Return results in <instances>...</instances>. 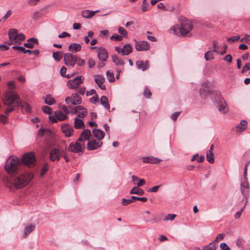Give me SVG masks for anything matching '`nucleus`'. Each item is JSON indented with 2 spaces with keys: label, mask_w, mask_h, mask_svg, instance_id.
<instances>
[{
  "label": "nucleus",
  "mask_w": 250,
  "mask_h": 250,
  "mask_svg": "<svg viewBox=\"0 0 250 250\" xmlns=\"http://www.w3.org/2000/svg\"><path fill=\"white\" fill-rule=\"evenodd\" d=\"M178 21L180 24H176L172 27L173 32L176 35L185 36L192 29L191 22L185 17H180Z\"/></svg>",
  "instance_id": "obj_2"
},
{
  "label": "nucleus",
  "mask_w": 250,
  "mask_h": 250,
  "mask_svg": "<svg viewBox=\"0 0 250 250\" xmlns=\"http://www.w3.org/2000/svg\"><path fill=\"white\" fill-rule=\"evenodd\" d=\"M249 188V183L247 178V175L245 176L244 173L243 180L241 183V191L242 195H247V193H249L248 189Z\"/></svg>",
  "instance_id": "obj_17"
},
{
  "label": "nucleus",
  "mask_w": 250,
  "mask_h": 250,
  "mask_svg": "<svg viewBox=\"0 0 250 250\" xmlns=\"http://www.w3.org/2000/svg\"><path fill=\"white\" fill-rule=\"evenodd\" d=\"M214 51L213 50L208 51L204 55V57L207 61L212 60L214 58Z\"/></svg>",
  "instance_id": "obj_35"
},
{
  "label": "nucleus",
  "mask_w": 250,
  "mask_h": 250,
  "mask_svg": "<svg viewBox=\"0 0 250 250\" xmlns=\"http://www.w3.org/2000/svg\"><path fill=\"white\" fill-rule=\"evenodd\" d=\"M95 82L96 84L102 89L105 90L106 88L104 84L105 79L104 77L100 75H96L94 76Z\"/></svg>",
  "instance_id": "obj_23"
},
{
  "label": "nucleus",
  "mask_w": 250,
  "mask_h": 250,
  "mask_svg": "<svg viewBox=\"0 0 250 250\" xmlns=\"http://www.w3.org/2000/svg\"><path fill=\"white\" fill-rule=\"evenodd\" d=\"M47 132H50V131L48 129L44 130L43 129L41 128L39 130L38 132V135L39 136H42L44 135V134Z\"/></svg>",
  "instance_id": "obj_57"
},
{
  "label": "nucleus",
  "mask_w": 250,
  "mask_h": 250,
  "mask_svg": "<svg viewBox=\"0 0 250 250\" xmlns=\"http://www.w3.org/2000/svg\"><path fill=\"white\" fill-rule=\"evenodd\" d=\"M32 18L35 20H38L40 18V15L39 12H35L33 14Z\"/></svg>",
  "instance_id": "obj_62"
},
{
  "label": "nucleus",
  "mask_w": 250,
  "mask_h": 250,
  "mask_svg": "<svg viewBox=\"0 0 250 250\" xmlns=\"http://www.w3.org/2000/svg\"><path fill=\"white\" fill-rule=\"evenodd\" d=\"M138 187H133L129 192L130 194H137L138 195H142L145 193V191Z\"/></svg>",
  "instance_id": "obj_30"
},
{
  "label": "nucleus",
  "mask_w": 250,
  "mask_h": 250,
  "mask_svg": "<svg viewBox=\"0 0 250 250\" xmlns=\"http://www.w3.org/2000/svg\"><path fill=\"white\" fill-rule=\"evenodd\" d=\"M18 33V30L16 29H10L8 32L9 38L11 42H13L16 40Z\"/></svg>",
  "instance_id": "obj_28"
},
{
  "label": "nucleus",
  "mask_w": 250,
  "mask_h": 250,
  "mask_svg": "<svg viewBox=\"0 0 250 250\" xmlns=\"http://www.w3.org/2000/svg\"><path fill=\"white\" fill-rule=\"evenodd\" d=\"M3 102L5 105L11 106L14 104L18 107H23L19 95L13 90H7L5 92Z\"/></svg>",
  "instance_id": "obj_4"
},
{
  "label": "nucleus",
  "mask_w": 250,
  "mask_h": 250,
  "mask_svg": "<svg viewBox=\"0 0 250 250\" xmlns=\"http://www.w3.org/2000/svg\"><path fill=\"white\" fill-rule=\"evenodd\" d=\"M36 225L35 224H30L27 225L24 229V236L26 237L28 234H30L35 229Z\"/></svg>",
  "instance_id": "obj_31"
},
{
  "label": "nucleus",
  "mask_w": 250,
  "mask_h": 250,
  "mask_svg": "<svg viewBox=\"0 0 250 250\" xmlns=\"http://www.w3.org/2000/svg\"><path fill=\"white\" fill-rule=\"evenodd\" d=\"M118 32L119 33L124 36H126L127 34V31L122 27L120 26L118 28Z\"/></svg>",
  "instance_id": "obj_49"
},
{
  "label": "nucleus",
  "mask_w": 250,
  "mask_h": 250,
  "mask_svg": "<svg viewBox=\"0 0 250 250\" xmlns=\"http://www.w3.org/2000/svg\"><path fill=\"white\" fill-rule=\"evenodd\" d=\"M95 65V61L92 59H89L88 61V65L89 68H92L94 67Z\"/></svg>",
  "instance_id": "obj_59"
},
{
  "label": "nucleus",
  "mask_w": 250,
  "mask_h": 250,
  "mask_svg": "<svg viewBox=\"0 0 250 250\" xmlns=\"http://www.w3.org/2000/svg\"><path fill=\"white\" fill-rule=\"evenodd\" d=\"M38 41L37 39L31 38L28 40L27 42L24 43V46L28 48H33L35 44H38Z\"/></svg>",
  "instance_id": "obj_25"
},
{
  "label": "nucleus",
  "mask_w": 250,
  "mask_h": 250,
  "mask_svg": "<svg viewBox=\"0 0 250 250\" xmlns=\"http://www.w3.org/2000/svg\"><path fill=\"white\" fill-rule=\"evenodd\" d=\"M250 37V35H246L245 37L240 39V41L242 42H246L247 43H249V42H250V40L249 39Z\"/></svg>",
  "instance_id": "obj_53"
},
{
  "label": "nucleus",
  "mask_w": 250,
  "mask_h": 250,
  "mask_svg": "<svg viewBox=\"0 0 250 250\" xmlns=\"http://www.w3.org/2000/svg\"><path fill=\"white\" fill-rule=\"evenodd\" d=\"M224 236H225V234H224L223 233H219V234L217 235V237H216V238L215 239V240L213 242H214L216 241L222 240L224 239Z\"/></svg>",
  "instance_id": "obj_58"
},
{
  "label": "nucleus",
  "mask_w": 250,
  "mask_h": 250,
  "mask_svg": "<svg viewBox=\"0 0 250 250\" xmlns=\"http://www.w3.org/2000/svg\"><path fill=\"white\" fill-rule=\"evenodd\" d=\"M147 0H143L142 11L143 12H146L148 10L149 3L146 2Z\"/></svg>",
  "instance_id": "obj_45"
},
{
  "label": "nucleus",
  "mask_w": 250,
  "mask_h": 250,
  "mask_svg": "<svg viewBox=\"0 0 250 250\" xmlns=\"http://www.w3.org/2000/svg\"><path fill=\"white\" fill-rule=\"evenodd\" d=\"M0 122L4 124L7 123V118L6 116L0 115Z\"/></svg>",
  "instance_id": "obj_55"
},
{
  "label": "nucleus",
  "mask_w": 250,
  "mask_h": 250,
  "mask_svg": "<svg viewBox=\"0 0 250 250\" xmlns=\"http://www.w3.org/2000/svg\"><path fill=\"white\" fill-rule=\"evenodd\" d=\"M7 85L9 88L8 90H12L16 88L15 82L13 81H9L7 83Z\"/></svg>",
  "instance_id": "obj_46"
},
{
  "label": "nucleus",
  "mask_w": 250,
  "mask_h": 250,
  "mask_svg": "<svg viewBox=\"0 0 250 250\" xmlns=\"http://www.w3.org/2000/svg\"><path fill=\"white\" fill-rule=\"evenodd\" d=\"M44 103L48 105H51L53 104L55 100L50 95H47L44 99Z\"/></svg>",
  "instance_id": "obj_36"
},
{
  "label": "nucleus",
  "mask_w": 250,
  "mask_h": 250,
  "mask_svg": "<svg viewBox=\"0 0 250 250\" xmlns=\"http://www.w3.org/2000/svg\"><path fill=\"white\" fill-rule=\"evenodd\" d=\"M20 166L18 159L15 156H11L5 165V169L9 174H14L19 170Z\"/></svg>",
  "instance_id": "obj_6"
},
{
  "label": "nucleus",
  "mask_w": 250,
  "mask_h": 250,
  "mask_svg": "<svg viewBox=\"0 0 250 250\" xmlns=\"http://www.w3.org/2000/svg\"><path fill=\"white\" fill-rule=\"evenodd\" d=\"M194 160H196L198 163H201L203 162V156H200V157H198V154L195 155L191 159V161Z\"/></svg>",
  "instance_id": "obj_42"
},
{
  "label": "nucleus",
  "mask_w": 250,
  "mask_h": 250,
  "mask_svg": "<svg viewBox=\"0 0 250 250\" xmlns=\"http://www.w3.org/2000/svg\"><path fill=\"white\" fill-rule=\"evenodd\" d=\"M143 94L146 98H150L151 96V92L150 89L146 87L144 90Z\"/></svg>",
  "instance_id": "obj_43"
},
{
  "label": "nucleus",
  "mask_w": 250,
  "mask_h": 250,
  "mask_svg": "<svg viewBox=\"0 0 250 250\" xmlns=\"http://www.w3.org/2000/svg\"><path fill=\"white\" fill-rule=\"evenodd\" d=\"M248 122L245 120H242L240 124L237 125L234 128L235 132L237 135H240L242 132H244L247 128Z\"/></svg>",
  "instance_id": "obj_12"
},
{
  "label": "nucleus",
  "mask_w": 250,
  "mask_h": 250,
  "mask_svg": "<svg viewBox=\"0 0 250 250\" xmlns=\"http://www.w3.org/2000/svg\"><path fill=\"white\" fill-rule=\"evenodd\" d=\"M110 39L111 40H114L117 41H121L123 39V37L122 36L115 34L110 37Z\"/></svg>",
  "instance_id": "obj_48"
},
{
  "label": "nucleus",
  "mask_w": 250,
  "mask_h": 250,
  "mask_svg": "<svg viewBox=\"0 0 250 250\" xmlns=\"http://www.w3.org/2000/svg\"><path fill=\"white\" fill-rule=\"evenodd\" d=\"M66 70H67L65 66H62V68H61V70H60V74L62 77L69 78L71 76H73V75H69V74L66 75Z\"/></svg>",
  "instance_id": "obj_37"
},
{
  "label": "nucleus",
  "mask_w": 250,
  "mask_h": 250,
  "mask_svg": "<svg viewBox=\"0 0 250 250\" xmlns=\"http://www.w3.org/2000/svg\"><path fill=\"white\" fill-rule=\"evenodd\" d=\"M85 148L84 143L80 142L77 141L76 142H72L69 144L68 150L70 152L82 153Z\"/></svg>",
  "instance_id": "obj_7"
},
{
  "label": "nucleus",
  "mask_w": 250,
  "mask_h": 250,
  "mask_svg": "<svg viewBox=\"0 0 250 250\" xmlns=\"http://www.w3.org/2000/svg\"><path fill=\"white\" fill-rule=\"evenodd\" d=\"M75 64H77L78 66H82L84 65L85 61L83 59L77 57Z\"/></svg>",
  "instance_id": "obj_44"
},
{
  "label": "nucleus",
  "mask_w": 250,
  "mask_h": 250,
  "mask_svg": "<svg viewBox=\"0 0 250 250\" xmlns=\"http://www.w3.org/2000/svg\"><path fill=\"white\" fill-rule=\"evenodd\" d=\"M214 148V145L212 144L209 149L206 151V158L207 161L212 164L214 163V154L212 151Z\"/></svg>",
  "instance_id": "obj_21"
},
{
  "label": "nucleus",
  "mask_w": 250,
  "mask_h": 250,
  "mask_svg": "<svg viewBox=\"0 0 250 250\" xmlns=\"http://www.w3.org/2000/svg\"><path fill=\"white\" fill-rule=\"evenodd\" d=\"M98 101V97L97 94H95V96H93L90 99V102L93 104H96Z\"/></svg>",
  "instance_id": "obj_60"
},
{
  "label": "nucleus",
  "mask_w": 250,
  "mask_h": 250,
  "mask_svg": "<svg viewBox=\"0 0 250 250\" xmlns=\"http://www.w3.org/2000/svg\"><path fill=\"white\" fill-rule=\"evenodd\" d=\"M65 102L67 104L77 105L81 104L82 99L78 93H74L72 95L71 97H66Z\"/></svg>",
  "instance_id": "obj_10"
},
{
  "label": "nucleus",
  "mask_w": 250,
  "mask_h": 250,
  "mask_svg": "<svg viewBox=\"0 0 250 250\" xmlns=\"http://www.w3.org/2000/svg\"><path fill=\"white\" fill-rule=\"evenodd\" d=\"M49 114V119L52 123H57L58 121H62L67 118V114L69 113V110H43Z\"/></svg>",
  "instance_id": "obj_5"
},
{
  "label": "nucleus",
  "mask_w": 250,
  "mask_h": 250,
  "mask_svg": "<svg viewBox=\"0 0 250 250\" xmlns=\"http://www.w3.org/2000/svg\"><path fill=\"white\" fill-rule=\"evenodd\" d=\"M112 60L113 62L118 66L123 65L125 64V62L119 57L116 55H113L112 57Z\"/></svg>",
  "instance_id": "obj_32"
},
{
  "label": "nucleus",
  "mask_w": 250,
  "mask_h": 250,
  "mask_svg": "<svg viewBox=\"0 0 250 250\" xmlns=\"http://www.w3.org/2000/svg\"><path fill=\"white\" fill-rule=\"evenodd\" d=\"M62 150L57 148L52 149L49 154V158L52 161H59L62 154Z\"/></svg>",
  "instance_id": "obj_14"
},
{
  "label": "nucleus",
  "mask_w": 250,
  "mask_h": 250,
  "mask_svg": "<svg viewBox=\"0 0 250 250\" xmlns=\"http://www.w3.org/2000/svg\"><path fill=\"white\" fill-rule=\"evenodd\" d=\"M33 178L31 173L21 174L14 179H9L5 183V186L12 190L14 187L17 188H22L25 186Z\"/></svg>",
  "instance_id": "obj_1"
},
{
  "label": "nucleus",
  "mask_w": 250,
  "mask_h": 250,
  "mask_svg": "<svg viewBox=\"0 0 250 250\" xmlns=\"http://www.w3.org/2000/svg\"><path fill=\"white\" fill-rule=\"evenodd\" d=\"M146 183V181L144 179H140L138 183H137V186L138 187H140L143 185H144Z\"/></svg>",
  "instance_id": "obj_63"
},
{
  "label": "nucleus",
  "mask_w": 250,
  "mask_h": 250,
  "mask_svg": "<svg viewBox=\"0 0 250 250\" xmlns=\"http://www.w3.org/2000/svg\"><path fill=\"white\" fill-rule=\"evenodd\" d=\"M62 57V54L60 51L54 52L53 53V58L56 61H59L61 60Z\"/></svg>",
  "instance_id": "obj_38"
},
{
  "label": "nucleus",
  "mask_w": 250,
  "mask_h": 250,
  "mask_svg": "<svg viewBox=\"0 0 250 250\" xmlns=\"http://www.w3.org/2000/svg\"><path fill=\"white\" fill-rule=\"evenodd\" d=\"M115 50L123 56H127L132 51V47L130 44H126L122 48L119 46L115 47Z\"/></svg>",
  "instance_id": "obj_11"
},
{
  "label": "nucleus",
  "mask_w": 250,
  "mask_h": 250,
  "mask_svg": "<svg viewBox=\"0 0 250 250\" xmlns=\"http://www.w3.org/2000/svg\"><path fill=\"white\" fill-rule=\"evenodd\" d=\"M136 65L138 69H141L142 71H145L148 68V61H146L144 63L143 61H138L136 62Z\"/></svg>",
  "instance_id": "obj_24"
},
{
  "label": "nucleus",
  "mask_w": 250,
  "mask_h": 250,
  "mask_svg": "<svg viewBox=\"0 0 250 250\" xmlns=\"http://www.w3.org/2000/svg\"><path fill=\"white\" fill-rule=\"evenodd\" d=\"M176 217V215L174 214H168L164 219V221L170 220L173 221Z\"/></svg>",
  "instance_id": "obj_47"
},
{
  "label": "nucleus",
  "mask_w": 250,
  "mask_h": 250,
  "mask_svg": "<svg viewBox=\"0 0 250 250\" xmlns=\"http://www.w3.org/2000/svg\"><path fill=\"white\" fill-rule=\"evenodd\" d=\"M122 204L125 206H126L132 202L131 199H126L125 198H123L122 199Z\"/></svg>",
  "instance_id": "obj_50"
},
{
  "label": "nucleus",
  "mask_w": 250,
  "mask_h": 250,
  "mask_svg": "<svg viewBox=\"0 0 250 250\" xmlns=\"http://www.w3.org/2000/svg\"><path fill=\"white\" fill-rule=\"evenodd\" d=\"M98 11H93L88 10H84L82 12V16L84 18H91Z\"/></svg>",
  "instance_id": "obj_27"
},
{
  "label": "nucleus",
  "mask_w": 250,
  "mask_h": 250,
  "mask_svg": "<svg viewBox=\"0 0 250 250\" xmlns=\"http://www.w3.org/2000/svg\"><path fill=\"white\" fill-rule=\"evenodd\" d=\"M101 104L103 105L106 109H109L110 105L108 104V99L105 96H102L101 98Z\"/></svg>",
  "instance_id": "obj_33"
},
{
  "label": "nucleus",
  "mask_w": 250,
  "mask_h": 250,
  "mask_svg": "<svg viewBox=\"0 0 250 250\" xmlns=\"http://www.w3.org/2000/svg\"><path fill=\"white\" fill-rule=\"evenodd\" d=\"M221 250H231L229 246L225 243H222L220 244Z\"/></svg>",
  "instance_id": "obj_51"
},
{
  "label": "nucleus",
  "mask_w": 250,
  "mask_h": 250,
  "mask_svg": "<svg viewBox=\"0 0 250 250\" xmlns=\"http://www.w3.org/2000/svg\"><path fill=\"white\" fill-rule=\"evenodd\" d=\"M244 209V207L242 208L239 211L236 212L234 215V217L235 219H239L240 218L242 213L243 212Z\"/></svg>",
  "instance_id": "obj_56"
},
{
  "label": "nucleus",
  "mask_w": 250,
  "mask_h": 250,
  "mask_svg": "<svg viewBox=\"0 0 250 250\" xmlns=\"http://www.w3.org/2000/svg\"><path fill=\"white\" fill-rule=\"evenodd\" d=\"M136 42L135 48L138 51H146L150 48V46L148 43L146 41H140Z\"/></svg>",
  "instance_id": "obj_15"
},
{
  "label": "nucleus",
  "mask_w": 250,
  "mask_h": 250,
  "mask_svg": "<svg viewBox=\"0 0 250 250\" xmlns=\"http://www.w3.org/2000/svg\"><path fill=\"white\" fill-rule=\"evenodd\" d=\"M25 38V36L22 34H17V36L16 37V40L14 42L16 43H20L21 41H23Z\"/></svg>",
  "instance_id": "obj_41"
},
{
  "label": "nucleus",
  "mask_w": 250,
  "mask_h": 250,
  "mask_svg": "<svg viewBox=\"0 0 250 250\" xmlns=\"http://www.w3.org/2000/svg\"><path fill=\"white\" fill-rule=\"evenodd\" d=\"M106 76L109 82H113L115 81L114 74L113 72L107 71L106 72Z\"/></svg>",
  "instance_id": "obj_39"
},
{
  "label": "nucleus",
  "mask_w": 250,
  "mask_h": 250,
  "mask_svg": "<svg viewBox=\"0 0 250 250\" xmlns=\"http://www.w3.org/2000/svg\"><path fill=\"white\" fill-rule=\"evenodd\" d=\"M224 60L229 62H232L231 56L229 54L227 55L224 58Z\"/></svg>",
  "instance_id": "obj_64"
},
{
  "label": "nucleus",
  "mask_w": 250,
  "mask_h": 250,
  "mask_svg": "<svg viewBox=\"0 0 250 250\" xmlns=\"http://www.w3.org/2000/svg\"><path fill=\"white\" fill-rule=\"evenodd\" d=\"M181 112L177 111L173 113L171 116V118L173 121H176L178 117L180 115Z\"/></svg>",
  "instance_id": "obj_54"
},
{
  "label": "nucleus",
  "mask_w": 250,
  "mask_h": 250,
  "mask_svg": "<svg viewBox=\"0 0 250 250\" xmlns=\"http://www.w3.org/2000/svg\"><path fill=\"white\" fill-rule=\"evenodd\" d=\"M142 159L143 163L147 164H156L162 161V160L152 156L143 157Z\"/></svg>",
  "instance_id": "obj_20"
},
{
  "label": "nucleus",
  "mask_w": 250,
  "mask_h": 250,
  "mask_svg": "<svg viewBox=\"0 0 250 250\" xmlns=\"http://www.w3.org/2000/svg\"><path fill=\"white\" fill-rule=\"evenodd\" d=\"M77 56H74L71 53H67L64 55V62L67 66L73 67L75 64Z\"/></svg>",
  "instance_id": "obj_9"
},
{
  "label": "nucleus",
  "mask_w": 250,
  "mask_h": 250,
  "mask_svg": "<svg viewBox=\"0 0 250 250\" xmlns=\"http://www.w3.org/2000/svg\"><path fill=\"white\" fill-rule=\"evenodd\" d=\"M208 95L211 98L218 109H225L227 105L226 102L221 97V93L219 91L208 89H204V99Z\"/></svg>",
  "instance_id": "obj_3"
},
{
  "label": "nucleus",
  "mask_w": 250,
  "mask_h": 250,
  "mask_svg": "<svg viewBox=\"0 0 250 250\" xmlns=\"http://www.w3.org/2000/svg\"><path fill=\"white\" fill-rule=\"evenodd\" d=\"M66 37H70V34L65 31L63 32L62 34H59L58 36L59 38H62Z\"/></svg>",
  "instance_id": "obj_61"
},
{
  "label": "nucleus",
  "mask_w": 250,
  "mask_h": 250,
  "mask_svg": "<svg viewBox=\"0 0 250 250\" xmlns=\"http://www.w3.org/2000/svg\"><path fill=\"white\" fill-rule=\"evenodd\" d=\"M21 161L24 165L27 167H34L36 162V159L34 153L30 152L25 154L22 156Z\"/></svg>",
  "instance_id": "obj_8"
},
{
  "label": "nucleus",
  "mask_w": 250,
  "mask_h": 250,
  "mask_svg": "<svg viewBox=\"0 0 250 250\" xmlns=\"http://www.w3.org/2000/svg\"><path fill=\"white\" fill-rule=\"evenodd\" d=\"M81 48V46L79 44L75 43L71 44L68 47L69 51L72 53L77 52Z\"/></svg>",
  "instance_id": "obj_29"
},
{
  "label": "nucleus",
  "mask_w": 250,
  "mask_h": 250,
  "mask_svg": "<svg viewBox=\"0 0 250 250\" xmlns=\"http://www.w3.org/2000/svg\"><path fill=\"white\" fill-rule=\"evenodd\" d=\"M91 131L89 129H85L82 132L80 138L78 139V141L80 142L84 143L85 141H88L89 140L91 136Z\"/></svg>",
  "instance_id": "obj_22"
},
{
  "label": "nucleus",
  "mask_w": 250,
  "mask_h": 250,
  "mask_svg": "<svg viewBox=\"0 0 250 250\" xmlns=\"http://www.w3.org/2000/svg\"><path fill=\"white\" fill-rule=\"evenodd\" d=\"M61 130L62 132L67 137L71 136L74 132L73 127L67 124H62V125Z\"/></svg>",
  "instance_id": "obj_16"
},
{
  "label": "nucleus",
  "mask_w": 250,
  "mask_h": 250,
  "mask_svg": "<svg viewBox=\"0 0 250 250\" xmlns=\"http://www.w3.org/2000/svg\"><path fill=\"white\" fill-rule=\"evenodd\" d=\"M97 56L100 60L105 62L108 58V53L105 48L100 47L97 50Z\"/></svg>",
  "instance_id": "obj_19"
},
{
  "label": "nucleus",
  "mask_w": 250,
  "mask_h": 250,
  "mask_svg": "<svg viewBox=\"0 0 250 250\" xmlns=\"http://www.w3.org/2000/svg\"><path fill=\"white\" fill-rule=\"evenodd\" d=\"M103 145L101 141L92 140L89 141L87 144V148L89 150H95L100 147Z\"/></svg>",
  "instance_id": "obj_18"
},
{
  "label": "nucleus",
  "mask_w": 250,
  "mask_h": 250,
  "mask_svg": "<svg viewBox=\"0 0 250 250\" xmlns=\"http://www.w3.org/2000/svg\"><path fill=\"white\" fill-rule=\"evenodd\" d=\"M84 126L83 121L78 118H76L74 121V127L77 129L82 128Z\"/></svg>",
  "instance_id": "obj_34"
},
{
  "label": "nucleus",
  "mask_w": 250,
  "mask_h": 250,
  "mask_svg": "<svg viewBox=\"0 0 250 250\" xmlns=\"http://www.w3.org/2000/svg\"><path fill=\"white\" fill-rule=\"evenodd\" d=\"M93 134L98 139V141H101L104 137V133L99 129H93Z\"/></svg>",
  "instance_id": "obj_26"
},
{
  "label": "nucleus",
  "mask_w": 250,
  "mask_h": 250,
  "mask_svg": "<svg viewBox=\"0 0 250 250\" xmlns=\"http://www.w3.org/2000/svg\"><path fill=\"white\" fill-rule=\"evenodd\" d=\"M217 246L214 242L210 243L207 246L204 247V250H216Z\"/></svg>",
  "instance_id": "obj_40"
},
{
  "label": "nucleus",
  "mask_w": 250,
  "mask_h": 250,
  "mask_svg": "<svg viewBox=\"0 0 250 250\" xmlns=\"http://www.w3.org/2000/svg\"><path fill=\"white\" fill-rule=\"evenodd\" d=\"M83 82L82 76H78L72 80L67 82V86L70 88H76Z\"/></svg>",
  "instance_id": "obj_13"
},
{
  "label": "nucleus",
  "mask_w": 250,
  "mask_h": 250,
  "mask_svg": "<svg viewBox=\"0 0 250 250\" xmlns=\"http://www.w3.org/2000/svg\"><path fill=\"white\" fill-rule=\"evenodd\" d=\"M161 185L154 186L148 190L149 192H156L159 189Z\"/></svg>",
  "instance_id": "obj_52"
}]
</instances>
